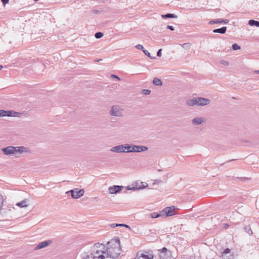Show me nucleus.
Returning <instances> with one entry per match:
<instances>
[{
  "instance_id": "f257e3e1",
  "label": "nucleus",
  "mask_w": 259,
  "mask_h": 259,
  "mask_svg": "<svg viewBox=\"0 0 259 259\" xmlns=\"http://www.w3.org/2000/svg\"><path fill=\"white\" fill-rule=\"evenodd\" d=\"M106 250L108 257H117L121 253L120 240L118 238H114L107 243Z\"/></svg>"
},
{
  "instance_id": "f03ea898",
  "label": "nucleus",
  "mask_w": 259,
  "mask_h": 259,
  "mask_svg": "<svg viewBox=\"0 0 259 259\" xmlns=\"http://www.w3.org/2000/svg\"><path fill=\"white\" fill-rule=\"evenodd\" d=\"M93 259H106L108 257L105 245L97 243L92 246Z\"/></svg>"
},
{
  "instance_id": "7ed1b4c3",
  "label": "nucleus",
  "mask_w": 259,
  "mask_h": 259,
  "mask_svg": "<svg viewBox=\"0 0 259 259\" xmlns=\"http://www.w3.org/2000/svg\"><path fill=\"white\" fill-rule=\"evenodd\" d=\"M148 150V148L145 146L130 145L126 144V153H139L146 151Z\"/></svg>"
},
{
  "instance_id": "20e7f679",
  "label": "nucleus",
  "mask_w": 259,
  "mask_h": 259,
  "mask_svg": "<svg viewBox=\"0 0 259 259\" xmlns=\"http://www.w3.org/2000/svg\"><path fill=\"white\" fill-rule=\"evenodd\" d=\"M109 113L111 115L118 117H122L123 115V109L117 105L113 106Z\"/></svg>"
},
{
  "instance_id": "39448f33",
  "label": "nucleus",
  "mask_w": 259,
  "mask_h": 259,
  "mask_svg": "<svg viewBox=\"0 0 259 259\" xmlns=\"http://www.w3.org/2000/svg\"><path fill=\"white\" fill-rule=\"evenodd\" d=\"M153 255L152 253L147 251L137 252L136 259H153Z\"/></svg>"
},
{
  "instance_id": "423d86ee",
  "label": "nucleus",
  "mask_w": 259,
  "mask_h": 259,
  "mask_svg": "<svg viewBox=\"0 0 259 259\" xmlns=\"http://www.w3.org/2000/svg\"><path fill=\"white\" fill-rule=\"evenodd\" d=\"M84 192L83 189L78 190V189H74L67 192V193H70L72 198L77 199L82 196Z\"/></svg>"
},
{
  "instance_id": "0eeeda50",
  "label": "nucleus",
  "mask_w": 259,
  "mask_h": 259,
  "mask_svg": "<svg viewBox=\"0 0 259 259\" xmlns=\"http://www.w3.org/2000/svg\"><path fill=\"white\" fill-rule=\"evenodd\" d=\"M110 151L114 153H126V144L114 146L110 149Z\"/></svg>"
},
{
  "instance_id": "6e6552de",
  "label": "nucleus",
  "mask_w": 259,
  "mask_h": 259,
  "mask_svg": "<svg viewBox=\"0 0 259 259\" xmlns=\"http://www.w3.org/2000/svg\"><path fill=\"white\" fill-rule=\"evenodd\" d=\"M14 149L15 152V155H16L18 154H22L23 153L30 152V149L28 147H26L24 146L14 147Z\"/></svg>"
},
{
  "instance_id": "1a4fd4ad",
  "label": "nucleus",
  "mask_w": 259,
  "mask_h": 259,
  "mask_svg": "<svg viewBox=\"0 0 259 259\" xmlns=\"http://www.w3.org/2000/svg\"><path fill=\"white\" fill-rule=\"evenodd\" d=\"M160 259H169L170 255V251L166 247H163L161 250H159Z\"/></svg>"
},
{
  "instance_id": "9d476101",
  "label": "nucleus",
  "mask_w": 259,
  "mask_h": 259,
  "mask_svg": "<svg viewBox=\"0 0 259 259\" xmlns=\"http://www.w3.org/2000/svg\"><path fill=\"white\" fill-rule=\"evenodd\" d=\"M197 106H204L209 104L210 100L208 99L202 98V97H196Z\"/></svg>"
},
{
  "instance_id": "9b49d317",
  "label": "nucleus",
  "mask_w": 259,
  "mask_h": 259,
  "mask_svg": "<svg viewBox=\"0 0 259 259\" xmlns=\"http://www.w3.org/2000/svg\"><path fill=\"white\" fill-rule=\"evenodd\" d=\"M81 259H93V253L92 251V247L87 251H83L80 254Z\"/></svg>"
},
{
  "instance_id": "f8f14e48",
  "label": "nucleus",
  "mask_w": 259,
  "mask_h": 259,
  "mask_svg": "<svg viewBox=\"0 0 259 259\" xmlns=\"http://www.w3.org/2000/svg\"><path fill=\"white\" fill-rule=\"evenodd\" d=\"M2 150L6 155H13L15 154L14 147L13 146H8L3 148Z\"/></svg>"
},
{
  "instance_id": "ddd939ff",
  "label": "nucleus",
  "mask_w": 259,
  "mask_h": 259,
  "mask_svg": "<svg viewBox=\"0 0 259 259\" xmlns=\"http://www.w3.org/2000/svg\"><path fill=\"white\" fill-rule=\"evenodd\" d=\"M123 188V186L115 185L112 187H110L108 188V191L110 194H116L120 192Z\"/></svg>"
},
{
  "instance_id": "4468645a",
  "label": "nucleus",
  "mask_w": 259,
  "mask_h": 259,
  "mask_svg": "<svg viewBox=\"0 0 259 259\" xmlns=\"http://www.w3.org/2000/svg\"><path fill=\"white\" fill-rule=\"evenodd\" d=\"M161 213L163 214V217H170L174 215L173 209L171 207H166L161 211Z\"/></svg>"
},
{
  "instance_id": "2eb2a0df",
  "label": "nucleus",
  "mask_w": 259,
  "mask_h": 259,
  "mask_svg": "<svg viewBox=\"0 0 259 259\" xmlns=\"http://www.w3.org/2000/svg\"><path fill=\"white\" fill-rule=\"evenodd\" d=\"M205 122V119L204 117H196L193 119L191 121L192 124L193 125H198L203 124Z\"/></svg>"
},
{
  "instance_id": "dca6fc26",
  "label": "nucleus",
  "mask_w": 259,
  "mask_h": 259,
  "mask_svg": "<svg viewBox=\"0 0 259 259\" xmlns=\"http://www.w3.org/2000/svg\"><path fill=\"white\" fill-rule=\"evenodd\" d=\"M52 242V241L51 240H48L47 241L41 242L37 245V246L35 247V249H39L45 248L50 245Z\"/></svg>"
},
{
  "instance_id": "f3484780",
  "label": "nucleus",
  "mask_w": 259,
  "mask_h": 259,
  "mask_svg": "<svg viewBox=\"0 0 259 259\" xmlns=\"http://www.w3.org/2000/svg\"><path fill=\"white\" fill-rule=\"evenodd\" d=\"M229 22V20L228 19H217L214 20H211L209 22V24L212 25L214 24H218V23H224V24H227Z\"/></svg>"
},
{
  "instance_id": "a211bd4d",
  "label": "nucleus",
  "mask_w": 259,
  "mask_h": 259,
  "mask_svg": "<svg viewBox=\"0 0 259 259\" xmlns=\"http://www.w3.org/2000/svg\"><path fill=\"white\" fill-rule=\"evenodd\" d=\"M186 103L188 106H197L196 97L187 100Z\"/></svg>"
},
{
  "instance_id": "6ab92c4d",
  "label": "nucleus",
  "mask_w": 259,
  "mask_h": 259,
  "mask_svg": "<svg viewBox=\"0 0 259 259\" xmlns=\"http://www.w3.org/2000/svg\"><path fill=\"white\" fill-rule=\"evenodd\" d=\"M27 202H28L27 199H24L19 202L17 203L16 204V205L17 206L20 207L21 208L26 207L28 206Z\"/></svg>"
},
{
  "instance_id": "aec40b11",
  "label": "nucleus",
  "mask_w": 259,
  "mask_h": 259,
  "mask_svg": "<svg viewBox=\"0 0 259 259\" xmlns=\"http://www.w3.org/2000/svg\"><path fill=\"white\" fill-rule=\"evenodd\" d=\"M15 209V207L13 205H9L7 206V207L4 208L3 209L2 213L4 214H6L8 213V211H11L13 209Z\"/></svg>"
},
{
  "instance_id": "412c9836",
  "label": "nucleus",
  "mask_w": 259,
  "mask_h": 259,
  "mask_svg": "<svg viewBox=\"0 0 259 259\" xmlns=\"http://www.w3.org/2000/svg\"><path fill=\"white\" fill-rule=\"evenodd\" d=\"M226 31H227V27L225 26V27H223L221 28H217V29H214L213 30V32L224 34L226 33Z\"/></svg>"
},
{
  "instance_id": "4be33fe9",
  "label": "nucleus",
  "mask_w": 259,
  "mask_h": 259,
  "mask_svg": "<svg viewBox=\"0 0 259 259\" xmlns=\"http://www.w3.org/2000/svg\"><path fill=\"white\" fill-rule=\"evenodd\" d=\"M145 184H146V185H143L142 186L139 187V188L135 187H130L129 186H128L126 188V190H137L142 189L146 188L148 186L147 184L145 183Z\"/></svg>"
},
{
  "instance_id": "5701e85b",
  "label": "nucleus",
  "mask_w": 259,
  "mask_h": 259,
  "mask_svg": "<svg viewBox=\"0 0 259 259\" xmlns=\"http://www.w3.org/2000/svg\"><path fill=\"white\" fill-rule=\"evenodd\" d=\"M152 83H153V84H154V85H157V86H161L162 84V81H161V80L156 77H155L153 79Z\"/></svg>"
},
{
  "instance_id": "b1692460",
  "label": "nucleus",
  "mask_w": 259,
  "mask_h": 259,
  "mask_svg": "<svg viewBox=\"0 0 259 259\" xmlns=\"http://www.w3.org/2000/svg\"><path fill=\"white\" fill-rule=\"evenodd\" d=\"M161 17L163 18H176L177 16L173 14H166L165 15H162Z\"/></svg>"
},
{
  "instance_id": "393cba45",
  "label": "nucleus",
  "mask_w": 259,
  "mask_h": 259,
  "mask_svg": "<svg viewBox=\"0 0 259 259\" xmlns=\"http://www.w3.org/2000/svg\"><path fill=\"white\" fill-rule=\"evenodd\" d=\"M248 24L250 26H256L257 27H259V21L250 20L248 22Z\"/></svg>"
},
{
  "instance_id": "a878e982",
  "label": "nucleus",
  "mask_w": 259,
  "mask_h": 259,
  "mask_svg": "<svg viewBox=\"0 0 259 259\" xmlns=\"http://www.w3.org/2000/svg\"><path fill=\"white\" fill-rule=\"evenodd\" d=\"M163 214L161 212L160 213H158L157 212H153L151 214V217L152 218H158L160 217H163Z\"/></svg>"
},
{
  "instance_id": "bb28decb",
  "label": "nucleus",
  "mask_w": 259,
  "mask_h": 259,
  "mask_svg": "<svg viewBox=\"0 0 259 259\" xmlns=\"http://www.w3.org/2000/svg\"><path fill=\"white\" fill-rule=\"evenodd\" d=\"M124 226L125 227L127 228H128V229H131L130 227L126 224H112L111 225V227L112 228H115L116 227H117V226Z\"/></svg>"
},
{
  "instance_id": "cd10ccee",
  "label": "nucleus",
  "mask_w": 259,
  "mask_h": 259,
  "mask_svg": "<svg viewBox=\"0 0 259 259\" xmlns=\"http://www.w3.org/2000/svg\"><path fill=\"white\" fill-rule=\"evenodd\" d=\"M244 230L245 231L247 232L250 235H252V234H253V232L250 228V227L249 226H246L244 227Z\"/></svg>"
},
{
  "instance_id": "c85d7f7f",
  "label": "nucleus",
  "mask_w": 259,
  "mask_h": 259,
  "mask_svg": "<svg viewBox=\"0 0 259 259\" xmlns=\"http://www.w3.org/2000/svg\"><path fill=\"white\" fill-rule=\"evenodd\" d=\"M143 53H144V54L146 56H147V57H148L149 58H150L151 59H154L155 58V57H151L150 53L147 50H146L145 49V50H143Z\"/></svg>"
},
{
  "instance_id": "c756f323",
  "label": "nucleus",
  "mask_w": 259,
  "mask_h": 259,
  "mask_svg": "<svg viewBox=\"0 0 259 259\" xmlns=\"http://www.w3.org/2000/svg\"><path fill=\"white\" fill-rule=\"evenodd\" d=\"M230 253V249H229V248H226L225 249L224 251L223 252V253H222V255L225 258L226 257V255L228 254V253Z\"/></svg>"
},
{
  "instance_id": "7c9ffc66",
  "label": "nucleus",
  "mask_w": 259,
  "mask_h": 259,
  "mask_svg": "<svg viewBox=\"0 0 259 259\" xmlns=\"http://www.w3.org/2000/svg\"><path fill=\"white\" fill-rule=\"evenodd\" d=\"M6 112H7L6 113H5L6 116H15L14 115V113H15V112H14L13 111L9 110V111H6Z\"/></svg>"
},
{
  "instance_id": "2f4dec72",
  "label": "nucleus",
  "mask_w": 259,
  "mask_h": 259,
  "mask_svg": "<svg viewBox=\"0 0 259 259\" xmlns=\"http://www.w3.org/2000/svg\"><path fill=\"white\" fill-rule=\"evenodd\" d=\"M182 46L184 49L188 50L191 47V44L190 43H184Z\"/></svg>"
},
{
  "instance_id": "473e14b6",
  "label": "nucleus",
  "mask_w": 259,
  "mask_h": 259,
  "mask_svg": "<svg viewBox=\"0 0 259 259\" xmlns=\"http://www.w3.org/2000/svg\"><path fill=\"white\" fill-rule=\"evenodd\" d=\"M103 36V34L102 32H98L95 33V36L96 38H100L102 37Z\"/></svg>"
},
{
  "instance_id": "72a5a7b5",
  "label": "nucleus",
  "mask_w": 259,
  "mask_h": 259,
  "mask_svg": "<svg viewBox=\"0 0 259 259\" xmlns=\"http://www.w3.org/2000/svg\"><path fill=\"white\" fill-rule=\"evenodd\" d=\"M232 49L233 50L236 51L240 49V47L237 44H234L232 45Z\"/></svg>"
},
{
  "instance_id": "f704fd0d",
  "label": "nucleus",
  "mask_w": 259,
  "mask_h": 259,
  "mask_svg": "<svg viewBox=\"0 0 259 259\" xmlns=\"http://www.w3.org/2000/svg\"><path fill=\"white\" fill-rule=\"evenodd\" d=\"M220 63L223 65H224V66H228L229 64V63L228 61H226V60H220Z\"/></svg>"
},
{
  "instance_id": "c9c22d12",
  "label": "nucleus",
  "mask_w": 259,
  "mask_h": 259,
  "mask_svg": "<svg viewBox=\"0 0 259 259\" xmlns=\"http://www.w3.org/2000/svg\"><path fill=\"white\" fill-rule=\"evenodd\" d=\"M135 47L139 50H142L143 52V50H145L143 46L142 45H140V44H138V45H137Z\"/></svg>"
},
{
  "instance_id": "e433bc0d",
  "label": "nucleus",
  "mask_w": 259,
  "mask_h": 259,
  "mask_svg": "<svg viewBox=\"0 0 259 259\" xmlns=\"http://www.w3.org/2000/svg\"><path fill=\"white\" fill-rule=\"evenodd\" d=\"M151 91L149 90L144 89L142 90V93L146 95H149Z\"/></svg>"
},
{
  "instance_id": "4c0bfd02",
  "label": "nucleus",
  "mask_w": 259,
  "mask_h": 259,
  "mask_svg": "<svg viewBox=\"0 0 259 259\" xmlns=\"http://www.w3.org/2000/svg\"><path fill=\"white\" fill-rule=\"evenodd\" d=\"M7 112H6V110H0V117H5L6 116L5 113Z\"/></svg>"
},
{
  "instance_id": "58836bf2",
  "label": "nucleus",
  "mask_w": 259,
  "mask_h": 259,
  "mask_svg": "<svg viewBox=\"0 0 259 259\" xmlns=\"http://www.w3.org/2000/svg\"><path fill=\"white\" fill-rule=\"evenodd\" d=\"M4 202L3 197L2 195L0 194V209L1 208L2 205Z\"/></svg>"
},
{
  "instance_id": "ea45409f",
  "label": "nucleus",
  "mask_w": 259,
  "mask_h": 259,
  "mask_svg": "<svg viewBox=\"0 0 259 259\" xmlns=\"http://www.w3.org/2000/svg\"><path fill=\"white\" fill-rule=\"evenodd\" d=\"M111 77L112 78H116L118 80H120V78L118 76H116V75H114V74H112L111 75Z\"/></svg>"
},
{
  "instance_id": "a19ab883",
  "label": "nucleus",
  "mask_w": 259,
  "mask_h": 259,
  "mask_svg": "<svg viewBox=\"0 0 259 259\" xmlns=\"http://www.w3.org/2000/svg\"><path fill=\"white\" fill-rule=\"evenodd\" d=\"M161 51H162V50L161 49H159L157 53V56L158 57H161Z\"/></svg>"
},
{
  "instance_id": "79ce46f5",
  "label": "nucleus",
  "mask_w": 259,
  "mask_h": 259,
  "mask_svg": "<svg viewBox=\"0 0 259 259\" xmlns=\"http://www.w3.org/2000/svg\"><path fill=\"white\" fill-rule=\"evenodd\" d=\"M9 0H2V2L4 6L6 5L7 3H8Z\"/></svg>"
},
{
  "instance_id": "37998d69",
  "label": "nucleus",
  "mask_w": 259,
  "mask_h": 259,
  "mask_svg": "<svg viewBox=\"0 0 259 259\" xmlns=\"http://www.w3.org/2000/svg\"><path fill=\"white\" fill-rule=\"evenodd\" d=\"M167 28L170 29V30H174V27L172 26H170V25H168L167 26Z\"/></svg>"
},
{
  "instance_id": "c03bdc74",
  "label": "nucleus",
  "mask_w": 259,
  "mask_h": 259,
  "mask_svg": "<svg viewBox=\"0 0 259 259\" xmlns=\"http://www.w3.org/2000/svg\"><path fill=\"white\" fill-rule=\"evenodd\" d=\"M161 183V181L160 180H156L155 181V183H157V184H160Z\"/></svg>"
},
{
  "instance_id": "a18cd8bd",
  "label": "nucleus",
  "mask_w": 259,
  "mask_h": 259,
  "mask_svg": "<svg viewBox=\"0 0 259 259\" xmlns=\"http://www.w3.org/2000/svg\"><path fill=\"white\" fill-rule=\"evenodd\" d=\"M228 227V225L227 224H225V228H227Z\"/></svg>"
},
{
  "instance_id": "49530a36",
  "label": "nucleus",
  "mask_w": 259,
  "mask_h": 259,
  "mask_svg": "<svg viewBox=\"0 0 259 259\" xmlns=\"http://www.w3.org/2000/svg\"><path fill=\"white\" fill-rule=\"evenodd\" d=\"M255 73H257V74H259V70H257L255 72Z\"/></svg>"
},
{
  "instance_id": "de8ad7c7",
  "label": "nucleus",
  "mask_w": 259,
  "mask_h": 259,
  "mask_svg": "<svg viewBox=\"0 0 259 259\" xmlns=\"http://www.w3.org/2000/svg\"><path fill=\"white\" fill-rule=\"evenodd\" d=\"M2 68H3V66L0 65V70H1L2 69Z\"/></svg>"
},
{
  "instance_id": "09e8293b",
  "label": "nucleus",
  "mask_w": 259,
  "mask_h": 259,
  "mask_svg": "<svg viewBox=\"0 0 259 259\" xmlns=\"http://www.w3.org/2000/svg\"><path fill=\"white\" fill-rule=\"evenodd\" d=\"M35 1H37L38 0H35Z\"/></svg>"
},
{
  "instance_id": "8fccbe9b",
  "label": "nucleus",
  "mask_w": 259,
  "mask_h": 259,
  "mask_svg": "<svg viewBox=\"0 0 259 259\" xmlns=\"http://www.w3.org/2000/svg\"><path fill=\"white\" fill-rule=\"evenodd\" d=\"M258 95H259V93H258Z\"/></svg>"
}]
</instances>
